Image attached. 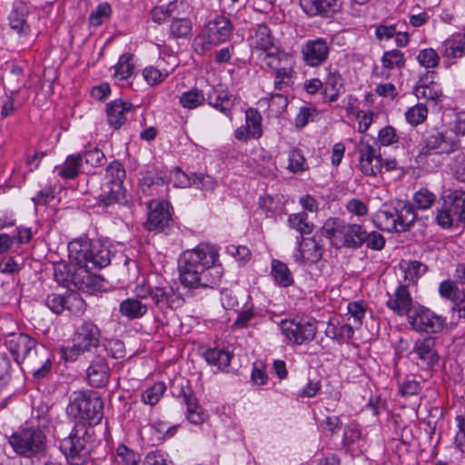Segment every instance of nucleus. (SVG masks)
I'll return each instance as SVG.
<instances>
[{
	"instance_id": "1",
	"label": "nucleus",
	"mask_w": 465,
	"mask_h": 465,
	"mask_svg": "<svg viewBox=\"0 0 465 465\" xmlns=\"http://www.w3.org/2000/svg\"><path fill=\"white\" fill-rule=\"evenodd\" d=\"M216 247L201 243L183 254V264L180 267V280L188 288H214L221 281V266Z\"/></svg>"
},
{
	"instance_id": "2",
	"label": "nucleus",
	"mask_w": 465,
	"mask_h": 465,
	"mask_svg": "<svg viewBox=\"0 0 465 465\" xmlns=\"http://www.w3.org/2000/svg\"><path fill=\"white\" fill-rule=\"evenodd\" d=\"M6 347L18 364H25L36 379L44 378L51 369L46 349L38 346L35 340L25 333H12L5 341Z\"/></svg>"
},
{
	"instance_id": "3",
	"label": "nucleus",
	"mask_w": 465,
	"mask_h": 465,
	"mask_svg": "<svg viewBox=\"0 0 465 465\" xmlns=\"http://www.w3.org/2000/svg\"><path fill=\"white\" fill-rule=\"evenodd\" d=\"M191 12L192 7L186 0H173L167 5L153 7L149 15L157 25L170 21L168 32L171 38L187 39L193 33V24L188 17Z\"/></svg>"
},
{
	"instance_id": "4",
	"label": "nucleus",
	"mask_w": 465,
	"mask_h": 465,
	"mask_svg": "<svg viewBox=\"0 0 465 465\" xmlns=\"http://www.w3.org/2000/svg\"><path fill=\"white\" fill-rule=\"evenodd\" d=\"M70 262L86 272L106 267L111 262V252L100 241L79 238L68 244Z\"/></svg>"
},
{
	"instance_id": "5",
	"label": "nucleus",
	"mask_w": 465,
	"mask_h": 465,
	"mask_svg": "<svg viewBox=\"0 0 465 465\" xmlns=\"http://www.w3.org/2000/svg\"><path fill=\"white\" fill-rule=\"evenodd\" d=\"M321 231L322 234L336 248H359L367 237V232L361 225L348 223L340 218L327 219Z\"/></svg>"
},
{
	"instance_id": "6",
	"label": "nucleus",
	"mask_w": 465,
	"mask_h": 465,
	"mask_svg": "<svg viewBox=\"0 0 465 465\" xmlns=\"http://www.w3.org/2000/svg\"><path fill=\"white\" fill-rule=\"evenodd\" d=\"M416 218L412 204L406 201H397L393 205L385 203L375 213L377 226L389 232L408 231Z\"/></svg>"
},
{
	"instance_id": "7",
	"label": "nucleus",
	"mask_w": 465,
	"mask_h": 465,
	"mask_svg": "<svg viewBox=\"0 0 465 465\" xmlns=\"http://www.w3.org/2000/svg\"><path fill=\"white\" fill-rule=\"evenodd\" d=\"M233 26L231 20L224 15H217L210 20L202 34L194 40V50L203 54L214 46L227 42L232 34Z\"/></svg>"
},
{
	"instance_id": "8",
	"label": "nucleus",
	"mask_w": 465,
	"mask_h": 465,
	"mask_svg": "<svg viewBox=\"0 0 465 465\" xmlns=\"http://www.w3.org/2000/svg\"><path fill=\"white\" fill-rule=\"evenodd\" d=\"M45 433L38 427L21 428L9 438L14 451L25 458L44 454L47 447Z\"/></svg>"
},
{
	"instance_id": "9",
	"label": "nucleus",
	"mask_w": 465,
	"mask_h": 465,
	"mask_svg": "<svg viewBox=\"0 0 465 465\" xmlns=\"http://www.w3.org/2000/svg\"><path fill=\"white\" fill-rule=\"evenodd\" d=\"M100 338L101 331L98 326L91 321H83L74 331L73 345L62 350L63 358L67 361H75L79 355L98 347Z\"/></svg>"
},
{
	"instance_id": "10",
	"label": "nucleus",
	"mask_w": 465,
	"mask_h": 465,
	"mask_svg": "<svg viewBox=\"0 0 465 465\" xmlns=\"http://www.w3.org/2000/svg\"><path fill=\"white\" fill-rule=\"evenodd\" d=\"M125 177L126 172L121 163L114 161L106 167L104 182L101 185V192L98 195L100 204L108 206L124 199V181Z\"/></svg>"
},
{
	"instance_id": "11",
	"label": "nucleus",
	"mask_w": 465,
	"mask_h": 465,
	"mask_svg": "<svg viewBox=\"0 0 465 465\" xmlns=\"http://www.w3.org/2000/svg\"><path fill=\"white\" fill-rule=\"evenodd\" d=\"M67 413L90 426L98 424L104 415L103 402L95 393H78L67 406Z\"/></svg>"
},
{
	"instance_id": "12",
	"label": "nucleus",
	"mask_w": 465,
	"mask_h": 465,
	"mask_svg": "<svg viewBox=\"0 0 465 465\" xmlns=\"http://www.w3.org/2000/svg\"><path fill=\"white\" fill-rule=\"evenodd\" d=\"M317 323L315 319H285L280 322V329L288 343L302 345L314 340L318 331Z\"/></svg>"
},
{
	"instance_id": "13",
	"label": "nucleus",
	"mask_w": 465,
	"mask_h": 465,
	"mask_svg": "<svg viewBox=\"0 0 465 465\" xmlns=\"http://www.w3.org/2000/svg\"><path fill=\"white\" fill-rule=\"evenodd\" d=\"M360 153V169L365 175L375 176L381 173L383 163L380 153V146L376 140L363 134L358 144Z\"/></svg>"
},
{
	"instance_id": "14",
	"label": "nucleus",
	"mask_w": 465,
	"mask_h": 465,
	"mask_svg": "<svg viewBox=\"0 0 465 465\" xmlns=\"http://www.w3.org/2000/svg\"><path fill=\"white\" fill-rule=\"evenodd\" d=\"M460 143L451 130H433L423 139L421 154H450L459 148Z\"/></svg>"
},
{
	"instance_id": "15",
	"label": "nucleus",
	"mask_w": 465,
	"mask_h": 465,
	"mask_svg": "<svg viewBox=\"0 0 465 465\" xmlns=\"http://www.w3.org/2000/svg\"><path fill=\"white\" fill-rule=\"evenodd\" d=\"M85 433V424L79 423L70 436L63 441V447L68 451L67 458L72 465H82L89 456V450L86 447L87 440L84 437Z\"/></svg>"
},
{
	"instance_id": "16",
	"label": "nucleus",
	"mask_w": 465,
	"mask_h": 465,
	"mask_svg": "<svg viewBox=\"0 0 465 465\" xmlns=\"http://www.w3.org/2000/svg\"><path fill=\"white\" fill-rule=\"evenodd\" d=\"M408 322L416 331L433 334L443 330L445 319L427 308L418 307L409 315Z\"/></svg>"
},
{
	"instance_id": "17",
	"label": "nucleus",
	"mask_w": 465,
	"mask_h": 465,
	"mask_svg": "<svg viewBox=\"0 0 465 465\" xmlns=\"http://www.w3.org/2000/svg\"><path fill=\"white\" fill-rule=\"evenodd\" d=\"M265 64L275 71V89L282 90L292 84L294 58L292 54L278 53L275 58L266 61Z\"/></svg>"
},
{
	"instance_id": "18",
	"label": "nucleus",
	"mask_w": 465,
	"mask_h": 465,
	"mask_svg": "<svg viewBox=\"0 0 465 465\" xmlns=\"http://www.w3.org/2000/svg\"><path fill=\"white\" fill-rule=\"evenodd\" d=\"M174 395L178 398H183V403L186 405V418L195 425L202 424L207 418L203 407L199 404L193 389L189 386L188 382H180L175 386Z\"/></svg>"
},
{
	"instance_id": "19",
	"label": "nucleus",
	"mask_w": 465,
	"mask_h": 465,
	"mask_svg": "<svg viewBox=\"0 0 465 465\" xmlns=\"http://www.w3.org/2000/svg\"><path fill=\"white\" fill-rule=\"evenodd\" d=\"M171 222L169 203L166 201L152 200L148 203V217L146 227L148 230L163 231Z\"/></svg>"
},
{
	"instance_id": "20",
	"label": "nucleus",
	"mask_w": 465,
	"mask_h": 465,
	"mask_svg": "<svg viewBox=\"0 0 465 465\" xmlns=\"http://www.w3.org/2000/svg\"><path fill=\"white\" fill-rule=\"evenodd\" d=\"M251 45L266 54L265 62L275 58L278 53H284L276 46L271 29L264 24L257 25L253 35L251 37Z\"/></svg>"
},
{
	"instance_id": "21",
	"label": "nucleus",
	"mask_w": 465,
	"mask_h": 465,
	"mask_svg": "<svg viewBox=\"0 0 465 465\" xmlns=\"http://www.w3.org/2000/svg\"><path fill=\"white\" fill-rule=\"evenodd\" d=\"M302 53L306 64L318 66L328 59L330 45L323 38L308 40L303 45Z\"/></svg>"
},
{
	"instance_id": "22",
	"label": "nucleus",
	"mask_w": 465,
	"mask_h": 465,
	"mask_svg": "<svg viewBox=\"0 0 465 465\" xmlns=\"http://www.w3.org/2000/svg\"><path fill=\"white\" fill-rule=\"evenodd\" d=\"M387 307L399 316L411 315L413 300L406 284H400L386 302Z\"/></svg>"
},
{
	"instance_id": "23",
	"label": "nucleus",
	"mask_w": 465,
	"mask_h": 465,
	"mask_svg": "<svg viewBox=\"0 0 465 465\" xmlns=\"http://www.w3.org/2000/svg\"><path fill=\"white\" fill-rule=\"evenodd\" d=\"M152 301L160 311L167 308L177 309L183 304V299L171 286L154 287Z\"/></svg>"
},
{
	"instance_id": "24",
	"label": "nucleus",
	"mask_w": 465,
	"mask_h": 465,
	"mask_svg": "<svg viewBox=\"0 0 465 465\" xmlns=\"http://www.w3.org/2000/svg\"><path fill=\"white\" fill-rule=\"evenodd\" d=\"M109 372L106 360L99 355L96 356L87 369L89 384L95 388L104 386L109 381Z\"/></svg>"
},
{
	"instance_id": "25",
	"label": "nucleus",
	"mask_w": 465,
	"mask_h": 465,
	"mask_svg": "<svg viewBox=\"0 0 465 465\" xmlns=\"http://www.w3.org/2000/svg\"><path fill=\"white\" fill-rule=\"evenodd\" d=\"M134 106L131 103L123 100H115L107 104V120L114 129H118L127 120L128 114L132 113Z\"/></svg>"
},
{
	"instance_id": "26",
	"label": "nucleus",
	"mask_w": 465,
	"mask_h": 465,
	"mask_svg": "<svg viewBox=\"0 0 465 465\" xmlns=\"http://www.w3.org/2000/svg\"><path fill=\"white\" fill-rule=\"evenodd\" d=\"M436 339L433 337H426L418 340L413 347V352L421 361L422 364L430 367L439 361V355L435 349Z\"/></svg>"
},
{
	"instance_id": "27",
	"label": "nucleus",
	"mask_w": 465,
	"mask_h": 465,
	"mask_svg": "<svg viewBox=\"0 0 465 465\" xmlns=\"http://www.w3.org/2000/svg\"><path fill=\"white\" fill-rule=\"evenodd\" d=\"M298 242V251L294 255L297 262L315 263L322 258V248L314 238L303 239L301 237V241Z\"/></svg>"
},
{
	"instance_id": "28",
	"label": "nucleus",
	"mask_w": 465,
	"mask_h": 465,
	"mask_svg": "<svg viewBox=\"0 0 465 465\" xmlns=\"http://www.w3.org/2000/svg\"><path fill=\"white\" fill-rule=\"evenodd\" d=\"M302 9L310 16L329 15L338 8L337 0H299Z\"/></svg>"
},
{
	"instance_id": "29",
	"label": "nucleus",
	"mask_w": 465,
	"mask_h": 465,
	"mask_svg": "<svg viewBox=\"0 0 465 465\" xmlns=\"http://www.w3.org/2000/svg\"><path fill=\"white\" fill-rule=\"evenodd\" d=\"M205 100L210 106L219 110L227 116L231 115L234 99L227 91L213 88L212 92L208 93Z\"/></svg>"
},
{
	"instance_id": "30",
	"label": "nucleus",
	"mask_w": 465,
	"mask_h": 465,
	"mask_svg": "<svg viewBox=\"0 0 465 465\" xmlns=\"http://www.w3.org/2000/svg\"><path fill=\"white\" fill-rule=\"evenodd\" d=\"M27 15V7L23 3L16 4L9 15L10 26L19 35H26L30 31L26 22Z\"/></svg>"
},
{
	"instance_id": "31",
	"label": "nucleus",
	"mask_w": 465,
	"mask_h": 465,
	"mask_svg": "<svg viewBox=\"0 0 465 465\" xmlns=\"http://www.w3.org/2000/svg\"><path fill=\"white\" fill-rule=\"evenodd\" d=\"M343 90V80L337 72H330L325 79L323 86L324 99L328 102H334Z\"/></svg>"
},
{
	"instance_id": "32",
	"label": "nucleus",
	"mask_w": 465,
	"mask_h": 465,
	"mask_svg": "<svg viewBox=\"0 0 465 465\" xmlns=\"http://www.w3.org/2000/svg\"><path fill=\"white\" fill-rule=\"evenodd\" d=\"M119 311L128 319H139L146 314L148 307L136 298H127L121 302Z\"/></svg>"
},
{
	"instance_id": "33",
	"label": "nucleus",
	"mask_w": 465,
	"mask_h": 465,
	"mask_svg": "<svg viewBox=\"0 0 465 465\" xmlns=\"http://www.w3.org/2000/svg\"><path fill=\"white\" fill-rule=\"evenodd\" d=\"M82 162L83 156L81 153L69 155L64 164L56 167L58 175L64 179L75 178L80 172Z\"/></svg>"
},
{
	"instance_id": "34",
	"label": "nucleus",
	"mask_w": 465,
	"mask_h": 465,
	"mask_svg": "<svg viewBox=\"0 0 465 465\" xmlns=\"http://www.w3.org/2000/svg\"><path fill=\"white\" fill-rule=\"evenodd\" d=\"M443 54L447 57L456 58L465 54V33L455 35L443 43Z\"/></svg>"
},
{
	"instance_id": "35",
	"label": "nucleus",
	"mask_w": 465,
	"mask_h": 465,
	"mask_svg": "<svg viewBox=\"0 0 465 465\" xmlns=\"http://www.w3.org/2000/svg\"><path fill=\"white\" fill-rule=\"evenodd\" d=\"M203 357L208 364L216 366L219 370L226 368L232 359L230 352L222 349H208L204 351Z\"/></svg>"
},
{
	"instance_id": "36",
	"label": "nucleus",
	"mask_w": 465,
	"mask_h": 465,
	"mask_svg": "<svg viewBox=\"0 0 465 465\" xmlns=\"http://www.w3.org/2000/svg\"><path fill=\"white\" fill-rule=\"evenodd\" d=\"M408 284H414L428 270L427 265L419 261H411L401 265Z\"/></svg>"
},
{
	"instance_id": "37",
	"label": "nucleus",
	"mask_w": 465,
	"mask_h": 465,
	"mask_svg": "<svg viewBox=\"0 0 465 465\" xmlns=\"http://www.w3.org/2000/svg\"><path fill=\"white\" fill-rule=\"evenodd\" d=\"M272 274L275 282L282 287L293 283V278L288 266L278 260H273L272 262Z\"/></svg>"
},
{
	"instance_id": "38",
	"label": "nucleus",
	"mask_w": 465,
	"mask_h": 465,
	"mask_svg": "<svg viewBox=\"0 0 465 465\" xmlns=\"http://www.w3.org/2000/svg\"><path fill=\"white\" fill-rule=\"evenodd\" d=\"M134 70V55L129 53L122 54L115 65L114 77L117 80L129 78Z\"/></svg>"
},
{
	"instance_id": "39",
	"label": "nucleus",
	"mask_w": 465,
	"mask_h": 465,
	"mask_svg": "<svg viewBox=\"0 0 465 465\" xmlns=\"http://www.w3.org/2000/svg\"><path fill=\"white\" fill-rule=\"evenodd\" d=\"M166 183L165 178L159 173H147L141 183V190L145 194L156 195L159 193L158 188Z\"/></svg>"
},
{
	"instance_id": "40",
	"label": "nucleus",
	"mask_w": 465,
	"mask_h": 465,
	"mask_svg": "<svg viewBox=\"0 0 465 465\" xmlns=\"http://www.w3.org/2000/svg\"><path fill=\"white\" fill-rule=\"evenodd\" d=\"M287 170L292 173H300L309 169L306 159L298 148L292 149L288 153Z\"/></svg>"
},
{
	"instance_id": "41",
	"label": "nucleus",
	"mask_w": 465,
	"mask_h": 465,
	"mask_svg": "<svg viewBox=\"0 0 465 465\" xmlns=\"http://www.w3.org/2000/svg\"><path fill=\"white\" fill-rule=\"evenodd\" d=\"M414 94L417 98H424L437 102L442 95V91L440 85L434 82L430 84H420L414 89Z\"/></svg>"
},
{
	"instance_id": "42",
	"label": "nucleus",
	"mask_w": 465,
	"mask_h": 465,
	"mask_svg": "<svg viewBox=\"0 0 465 465\" xmlns=\"http://www.w3.org/2000/svg\"><path fill=\"white\" fill-rule=\"evenodd\" d=\"M288 223L302 235L310 234L313 229V224L308 221V214L304 212L290 214Z\"/></svg>"
},
{
	"instance_id": "43",
	"label": "nucleus",
	"mask_w": 465,
	"mask_h": 465,
	"mask_svg": "<svg viewBox=\"0 0 465 465\" xmlns=\"http://www.w3.org/2000/svg\"><path fill=\"white\" fill-rule=\"evenodd\" d=\"M252 132V137L259 139L262 135V115L258 110L249 108L245 112V124Z\"/></svg>"
},
{
	"instance_id": "44",
	"label": "nucleus",
	"mask_w": 465,
	"mask_h": 465,
	"mask_svg": "<svg viewBox=\"0 0 465 465\" xmlns=\"http://www.w3.org/2000/svg\"><path fill=\"white\" fill-rule=\"evenodd\" d=\"M179 100L183 108L192 110L203 104L205 95L201 90L193 88L183 93Z\"/></svg>"
},
{
	"instance_id": "45",
	"label": "nucleus",
	"mask_w": 465,
	"mask_h": 465,
	"mask_svg": "<svg viewBox=\"0 0 465 465\" xmlns=\"http://www.w3.org/2000/svg\"><path fill=\"white\" fill-rule=\"evenodd\" d=\"M381 64L389 70L401 69L405 65L404 54L398 49L386 51L381 57Z\"/></svg>"
},
{
	"instance_id": "46",
	"label": "nucleus",
	"mask_w": 465,
	"mask_h": 465,
	"mask_svg": "<svg viewBox=\"0 0 465 465\" xmlns=\"http://www.w3.org/2000/svg\"><path fill=\"white\" fill-rule=\"evenodd\" d=\"M435 221L442 228H450L453 222L457 221L456 214L450 210V203L448 197L444 201L442 208L437 212Z\"/></svg>"
},
{
	"instance_id": "47",
	"label": "nucleus",
	"mask_w": 465,
	"mask_h": 465,
	"mask_svg": "<svg viewBox=\"0 0 465 465\" xmlns=\"http://www.w3.org/2000/svg\"><path fill=\"white\" fill-rule=\"evenodd\" d=\"M450 210L457 216V221H465V192L455 191L448 196Z\"/></svg>"
},
{
	"instance_id": "48",
	"label": "nucleus",
	"mask_w": 465,
	"mask_h": 465,
	"mask_svg": "<svg viewBox=\"0 0 465 465\" xmlns=\"http://www.w3.org/2000/svg\"><path fill=\"white\" fill-rule=\"evenodd\" d=\"M166 391V385L163 382H156L146 389L142 394V401L148 405H155L163 397Z\"/></svg>"
},
{
	"instance_id": "49",
	"label": "nucleus",
	"mask_w": 465,
	"mask_h": 465,
	"mask_svg": "<svg viewBox=\"0 0 465 465\" xmlns=\"http://www.w3.org/2000/svg\"><path fill=\"white\" fill-rule=\"evenodd\" d=\"M116 461L122 465H138L140 455L124 444L116 448Z\"/></svg>"
},
{
	"instance_id": "50",
	"label": "nucleus",
	"mask_w": 465,
	"mask_h": 465,
	"mask_svg": "<svg viewBox=\"0 0 465 465\" xmlns=\"http://www.w3.org/2000/svg\"><path fill=\"white\" fill-rule=\"evenodd\" d=\"M435 201L436 195L426 188H421L413 195L414 205L420 210L430 208Z\"/></svg>"
},
{
	"instance_id": "51",
	"label": "nucleus",
	"mask_w": 465,
	"mask_h": 465,
	"mask_svg": "<svg viewBox=\"0 0 465 465\" xmlns=\"http://www.w3.org/2000/svg\"><path fill=\"white\" fill-rule=\"evenodd\" d=\"M428 109L423 104H417L405 113L406 120L411 125H418L427 118Z\"/></svg>"
},
{
	"instance_id": "52",
	"label": "nucleus",
	"mask_w": 465,
	"mask_h": 465,
	"mask_svg": "<svg viewBox=\"0 0 465 465\" xmlns=\"http://www.w3.org/2000/svg\"><path fill=\"white\" fill-rule=\"evenodd\" d=\"M85 302L77 292H69L66 294L65 310L74 314L81 315L85 311Z\"/></svg>"
},
{
	"instance_id": "53",
	"label": "nucleus",
	"mask_w": 465,
	"mask_h": 465,
	"mask_svg": "<svg viewBox=\"0 0 465 465\" xmlns=\"http://www.w3.org/2000/svg\"><path fill=\"white\" fill-rule=\"evenodd\" d=\"M169 74L167 70H160L153 65L143 70V76L150 85H156L163 82Z\"/></svg>"
},
{
	"instance_id": "54",
	"label": "nucleus",
	"mask_w": 465,
	"mask_h": 465,
	"mask_svg": "<svg viewBox=\"0 0 465 465\" xmlns=\"http://www.w3.org/2000/svg\"><path fill=\"white\" fill-rule=\"evenodd\" d=\"M417 60L420 65L426 68H434L440 63V56L434 49L426 48L420 51Z\"/></svg>"
},
{
	"instance_id": "55",
	"label": "nucleus",
	"mask_w": 465,
	"mask_h": 465,
	"mask_svg": "<svg viewBox=\"0 0 465 465\" xmlns=\"http://www.w3.org/2000/svg\"><path fill=\"white\" fill-rule=\"evenodd\" d=\"M112 13L111 5L104 2L99 4L96 8L91 13L89 16L90 23L93 25H100L104 19H107Z\"/></svg>"
},
{
	"instance_id": "56",
	"label": "nucleus",
	"mask_w": 465,
	"mask_h": 465,
	"mask_svg": "<svg viewBox=\"0 0 465 465\" xmlns=\"http://www.w3.org/2000/svg\"><path fill=\"white\" fill-rule=\"evenodd\" d=\"M104 346L108 356L114 359H123L125 357V347L122 341L117 339L110 340Z\"/></svg>"
},
{
	"instance_id": "57",
	"label": "nucleus",
	"mask_w": 465,
	"mask_h": 465,
	"mask_svg": "<svg viewBox=\"0 0 465 465\" xmlns=\"http://www.w3.org/2000/svg\"><path fill=\"white\" fill-rule=\"evenodd\" d=\"M288 106V99L282 94L271 95L269 100V110L274 115H279L285 111Z\"/></svg>"
},
{
	"instance_id": "58",
	"label": "nucleus",
	"mask_w": 465,
	"mask_h": 465,
	"mask_svg": "<svg viewBox=\"0 0 465 465\" xmlns=\"http://www.w3.org/2000/svg\"><path fill=\"white\" fill-rule=\"evenodd\" d=\"M46 306L55 314H60L65 310L66 295L53 293L45 300Z\"/></svg>"
},
{
	"instance_id": "59",
	"label": "nucleus",
	"mask_w": 465,
	"mask_h": 465,
	"mask_svg": "<svg viewBox=\"0 0 465 465\" xmlns=\"http://www.w3.org/2000/svg\"><path fill=\"white\" fill-rule=\"evenodd\" d=\"M193 177L188 176L180 168H174L171 172L170 180L173 183L175 187L185 188L192 186Z\"/></svg>"
},
{
	"instance_id": "60",
	"label": "nucleus",
	"mask_w": 465,
	"mask_h": 465,
	"mask_svg": "<svg viewBox=\"0 0 465 465\" xmlns=\"http://www.w3.org/2000/svg\"><path fill=\"white\" fill-rule=\"evenodd\" d=\"M221 303L225 310L239 311L238 299L232 290L224 289L221 292Z\"/></svg>"
},
{
	"instance_id": "61",
	"label": "nucleus",
	"mask_w": 465,
	"mask_h": 465,
	"mask_svg": "<svg viewBox=\"0 0 465 465\" xmlns=\"http://www.w3.org/2000/svg\"><path fill=\"white\" fill-rule=\"evenodd\" d=\"M345 207L350 213L358 217L365 216L368 213V206L357 198L349 200Z\"/></svg>"
},
{
	"instance_id": "62",
	"label": "nucleus",
	"mask_w": 465,
	"mask_h": 465,
	"mask_svg": "<svg viewBox=\"0 0 465 465\" xmlns=\"http://www.w3.org/2000/svg\"><path fill=\"white\" fill-rule=\"evenodd\" d=\"M226 251L242 264L246 263L251 258V252L246 246L229 245Z\"/></svg>"
},
{
	"instance_id": "63",
	"label": "nucleus",
	"mask_w": 465,
	"mask_h": 465,
	"mask_svg": "<svg viewBox=\"0 0 465 465\" xmlns=\"http://www.w3.org/2000/svg\"><path fill=\"white\" fill-rule=\"evenodd\" d=\"M82 156L85 163L92 167L101 165L105 159L104 153L97 148L85 152Z\"/></svg>"
},
{
	"instance_id": "64",
	"label": "nucleus",
	"mask_w": 465,
	"mask_h": 465,
	"mask_svg": "<svg viewBox=\"0 0 465 465\" xmlns=\"http://www.w3.org/2000/svg\"><path fill=\"white\" fill-rule=\"evenodd\" d=\"M458 431L455 436V444L457 448L465 453V418L463 416L456 417Z\"/></svg>"
}]
</instances>
